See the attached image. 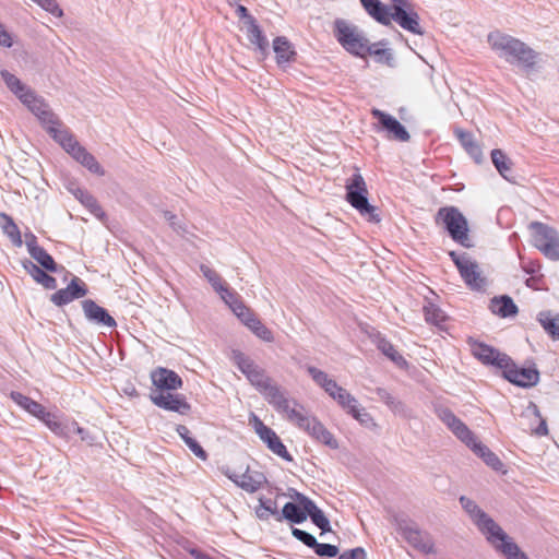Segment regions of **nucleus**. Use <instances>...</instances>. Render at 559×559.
Wrapping results in <instances>:
<instances>
[{"label":"nucleus","instance_id":"nucleus-9","mask_svg":"<svg viewBox=\"0 0 559 559\" xmlns=\"http://www.w3.org/2000/svg\"><path fill=\"white\" fill-rule=\"evenodd\" d=\"M334 35L342 47L349 53L358 57L367 55L369 40L357 26L349 24L345 20H336L334 23Z\"/></svg>","mask_w":559,"mask_h":559},{"label":"nucleus","instance_id":"nucleus-2","mask_svg":"<svg viewBox=\"0 0 559 559\" xmlns=\"http://www.w3.org/2000/svg\"><path fill=\"white\" fill-rule=\"evenodd\" d=\"M460 503L496 552L506 559H530L514 539L491 516L481 510L475 501L462 496Z\"/></svg>","mask_w":559,"mask_h":559},{"label":"nucleus","instance_id":"nucleus-11","mask_svg":"<svg viewBox=\"0 0 559 559\" xmlns=\"http://www.w3.org/2000/svg\"><path fill=\"white\" fill-rule=\"evenodd\" d=\"M277 413L282 414L290 424L300 428L309 413L296 400H289L285 392L280 390L270 401Z\"/></svg>","mask_w":559,"mask_h":559},{"label":"nucleus","instance_id":"nucleus-14","mask_svg":"<svg viewBox=\"0 0 559 559\" xmlns=\"http://www.w3.org/2000/svg\"><path fill=\"white\" fill-rule=\"evenodd\" d=\"M223 473L236 486L249 493L257 492L267 483L263 473L259 471H251L249 467H247L243 473H237L229 468L224 469Z\"/></svg>","mask_w":559,"mask_h":559},{"label":"nucleus","instance_id":"nucleus-54","mask_svg":"<svg viewBox=\"0 0 559 559\" xmlns=\"http://www.w3.org/2000/svg\"><path fill=\"white\" fill-rule=\"evenodd\" d=\"M45 11L51 13L55 16H61L63 14L62 10L58 5L56 0H33Z\"/></svg>","mask_w":559,"mask_h":559},{"label":"nucleus","instance_id":"nucleus-31","mask_svg":"<svg viewBox=\"0 0 559 559\" xmlns=\"http://www.w3.org/2000/svg\"><path fill=\"white\" fill-rule=\"evenodd\" d=\"M307 513L305 507L300 503L287 502L282 509V514L277 516V521L285 519L292 523L300 524L307 520Z\"/></svg>","mask_w":559,"mask_h":559},{"label":"nucleus","instance_id":"nucleus-43","mask_svg":"<svg viewBox=\"0 0 559 559\" xmlns=\"http://www.w3.org/2000/svg\"><path fill=\"white\" fill-rule=\"evenodd\" d=\"M455 134L467 153L478 162L479 157L481 156V151L479 146L473 141L472 134L463 130H456Z\"/></svg>","mask_w":559,"mask_h":559},{"label":"nucleus","instance_id":"nucleus-50","mask_svg":"<svg viewBox=\"0 0 559 559\" xmlns=\"http://www.w3.org/2000/svg\"><path fill=\"white\" fill-rule=\"evenodd\" d=\"M163 215L164 218L169 223L174 231H176L179 236H185L188 233L187 224L183 221L179 219L174 213L165 211Z\"/></svg>","mask_w":559,"mask_h":559},{"label":"nucleus","instance_id":"nucleus-33","mask_svg":"<svg viewBox=\"0 0 559 559\" xmlns=\"http://www.w3.org/2000/svg\"><path fill=\"white\" fill-rule=\"evenodd\" d=\"M491 160L499 174L508 181H513L512 178V162L499 148L491 151Z\"/></svg>","mask_w":559,"mask_h":559},{"label":"nucleus","instance_id":"nucleus-21","mask_svg":"<svg viewBox=\"0 0 559 559\" xmlns=\"http://www.w3.org/2000/svg\"><path fill=\"white\" fill-rule=\"evenodd\" d=\"M457 270L469 288L480 290L485 287L486 282L480 275L479 266L476 261L469 258L468 260L457 262Z\"/></svg>","mask_w":559,"mask_h":559},{"label":"nucleus","instance_id":"nucleus-40","mask_svg":"<svg viewBox=\"0 0 559 559\" xmlns=\"http://www.w3.org/2000/svg\"><path fill=\"white\" fill-rule=\"evenodd\" d=\"M176 431L185 441L186 445L193 452L195 456L201 460H206L207 454L195 439L190 436V430L183 425H178Z\"/></svg>","mask_w":559,"mask_h":559},{"label":"nucleus","instance_id":"nucleus-1","mask_svg":"<svg viewBox=\"0 0 559 559\" xmlns=\"http://www.w3.org/2000/svg\"><path fill=\"white\" fill-rule=\"evenodd\" d=\"M21 102L39 119L44 128L62 148L91 173L104 176L105 171L96 158L82 146L75 136L51 111L48 104L34 91L22 96Z\"/></svg>","mask_w":559,"mask_h":559},{"label":"nucleus","instance_id":"nucleus-22","mask_svg":"<svg viewBox=\"0 0 559 559\" xmlns=\"http://www.w3.org/2000/svg\"><path fill=\"white\" fill-rule=\"evenodd\" d=\"M82 309L85 318L94 324L107 328H114L117 325L115 319L108 313V311L105 308L98 306L92 299L83 300Z\"/></svg>","mask_w":559,"mask_h":559},{"label":"nucleus","instance_id":"nucleus-18","mask_svg":"<svg viewBox=\"0 0 559 559\" xmlns=\"http://www.w3.org/2000/svg\"><path fill=\"white\" fill-rule=\"evenodd\" d=\"M307 432L314 440L330 447L331 449H336L338 443L333 435L323 426V424L313 415L307 417L302 426L299 428Z\"/></svg>","mask_w":559,"mask_h":559},{"label":"nucleus","instance_id":"nucleus-3","mask_svg":"<svg viewBox=\"0 0 559 559\" xmlns=\"http://www.w3.org/2000/svg\"><path fill=\"white\" fill-rule=\"evenodd\" d=\"M488 43L500 58L520 67L527 75L538 70L539 53L519 38L496 31L489 33Z\"/></svg>","mask_w":559,"mask_h":559},{"label":"nucleus","instance_id":"nucleus-64","mask_svg":"<svg viewBox=\"0 0 559 559\" xmlns=\"http://www.w3.org/2000/svg\"><path fill=\"white\" fill-rule=\"evenodd\" d=\"M40 406H41L40 403L32 400V402L28 404V407H27L26 412L28 414H31L32 416H34L36 413H38Z\"/></svg>","mask_w":559,"mask_h":559},{"label":"nucleus","instance_id":"nucleus-44","mask_svg":"<svg viewBox=\"0 0 559 559\" xmlns=\"http://www.w3.org/2000/svg\"><path fill=\"white\" fill-rule=\"evenodd\" d=\"M32 258L36 261V264L50 273H56L59 271V266L53 260V258L44 249L37 250Z\"/></svg>","mask_w":559,"mask_h":559},{"label":"nucleus","instance_id":"nucleus-49","mask_svg":"<svg viewBox=\"0 0 559 559\" xmlns=\"http://www.w3.org/2000/svg\"><path fill=\"white\" fill-rule=\"evenodd\" d=\"M249 330L259 338H261L264 342H273L274 336L272 331L266 328L259 319L252 322V325H250Z\"/></svg>","mask_w":559,"mask_h":559},{"label":"nucleus","instance_id":"nucleus-7","mask_svg":"<svg viewBox=\"0 0 559 559\" xmlns=\"http://www.w3.org/2000/svg\"><path fill=\"white\" fill-rule=\"evenodd\" d=\"M345 188L346 201L369 222L379 223L377 207L369 203L366 181L358 171L347 179Z\"/></svg>","mask_w":559,"mask_h":559},{"label":"nucleus","instance_id":"nucleus-48","mask_svg":"<svg viewBox=\"0 0 559 559\" xmlns=\"http://www.w3.org/2000/svg\"><path fill=\"white\" fill-rule=\"evenodd\" d=\"M200 270L216 293H219L224 288L226 284L223 282L222 277L216 273V271L205 264H202Z\"/></svg>","mask_w":559,"mask_h":559},{"label":"nucleus","instance_id":"nucleus-41","mask_svg":"<svg viewBox=\"0 0 559 559\" xmlns=\"http://www.w3.org/2000/svg\"><path fill=\"white\" fill-rule=\"evenodd\" d=\"M55 435L61 438H70L71 436V426L70 421H62L59 417L52 413L50 418L44 423Z\"/></svg>","mask_w":559,"mask_h":559},{"label":"nucleus","instance_id":"nucleus-23","mask_svg":"<svg viewBox=\"0 0 559 559\" xmlns=\"http://www.w3.org/2000/svg\"><path fill=\"white\" fill-rule=\"evenodd\" d=\"M521 418L527 420L526 430H530L532 433L537 436L548 435L546 420L542 417L539 408L534 402L530 401L527 403L521 414Z\"/></svg>","mask_w":559,"mask_h":559},{"label":"nucleus","instance_id":"nucleus-38","mask_svg":"<svg viewBox=\"0 0 559 559\" xmlns=\"http://www.w3.org/2000/svg\"><path fill=\"white\" fill-rule=\"evenodd\" d=\"M74 195L76 199L80 200V202L90 210V212L96 216L97 218L102 219L105 216V212L103 211L102 206L97 202V200L88 193L86 190L78 189L74 192Z\"/></svg>","mask_w":559,"mask_h":559},{"label":"nucleus","instance_id":"nucleus-52","mask_svg":"<svg viewBox=\"0 0 559 559\" xmlns=\"http://www.w3.org/2000/svg\"><path fill=\"white\" fill-rule=\"evenodd\" d=\"M313 550L319 557H323V558L324 557H326V558L335 557L338 554V548L336 546L331 545V544H321L318 542L313 546Z\"/></svg>","mask_w":559,"mask_h":559},{"label":"nucleus","instance_id":"nucleus-56","mask_svg":"<svg viewBox=\"0 0 559 559\" xmlns=\"http://www.w3.org/2000/svg\"><path fill=\"white\" fill-rule=\"evenodd\" d=\"M10 397L12 399V401L14 403H16L21 408H23L24 411L27 409L28 407V404L32 402V399L20 393V392H16V391H12L10 393Z\"/></svg>","mask_w":559,"mask_h":559},{"label":"nucleus","instance_id":"nucleus-27","mask_svg":"<svg viewBox=\"0 0 559 559\" xmlns=\"http://www.w3.org/2000/svg\"><path fill=\"white\" fill-rule=\"evenodd\" d=\"M22 266L26 271L27 274L39 285H41L45 289H56L57 288V280L48 274V272L44 269H40L35 262L32 260L25 259L22 261Z\"/></svg>","mask_w":559,"mask_h":559},{"label":"nucleus","instance_id":"nucleus-36","mask_svg":"<svg viewBox=\"0 0 559 559\" xmlns=\"http://www.w3.org/2000/svg\"><path fill=\"white\" fill-rule=\"evenodd\" d=\"M307 371L316 384L322 388L326 394H330L333 389H336V381L331 379L326 372L313 366H308Z\"/></svg>","mask_w":559,"mask_h":559},{"label":"nucleus","instance_id":"nucleus-47","mask_svg":"<svg viewBox=\"0 0 559 559\" xmlns=\"http://www.w3.org/2000/svg\"><path fill=\"white\" fill-rule=\"evenodd\" d=\"M424 314L425 320L435 325H440L445 319L443 311L433 304L424 307Z\"/></svg>","mask_w":559,"mask_h":559},{"label":"nucleus","instance_id":"nucleus-53","mask_svg":"<svg viewBox=\"0 0 559 559\" xmlns=\"http://www.w3.org/2000/svg\"><path fill=\"white\" fill-rule=\"evenodd\" d=\"M292 534L296 539H298L299 542H301L309 548H313V546L317 543V539L312 534H310L306 531H302L300 528L293 527Z\"/></svg>","mask_w":559,"mask_h":559},{"label":"nucleus","instance_id":"nucleus-60","mask_svg":"<svg viewBox=\"0 0 559 559\" xmlns=\"http://www.w3.org/2000/svg\"><path fill=\"white\" fill-rule=\"evenodd\" d=\"M238 319L249 329L250 325H252V322L255 321L258 318L251 311V309H248L241 316H239Z\"/></svg>","mask_w":559,"mask_h":559},{"label":"nucleus","instance_id":"nucleus-15","mask_svg":"<svg viewBox=\"0 0 559 559\" xmlns=\"http://www.w3.org/2000/svg\"><path fill=\"white\" fill-rule=\"evenodd\" d=\"M502 370L508 381L522 388L534 386L539 381V371L534 366L520 368L510 357Z\"/></svg>","mask_w":559,"mask_h":559},{"label":"nucleus","instance_id":"nucleus-10","mask_svg":"<svg viewBox=\"0 0 559 559\" xmlns=\"http://www.w3.org/2000/svg\"><path fill=\"white\" fill-rule=\"evenodd\" d=\"M533 243L547 259L559 261V233L554 227L540 222H532Z\"/></svg>","mask_w":559,"mask_h":559},{"label":"nucleus","instance_id":"nucleus-46","mask_svg":"<svg viewBox=\"0 0 559 559\" xmlns=\"http://www.w3.org/2000/svg\"><path fill=\"white\" fill-rule=\"evenodd\" d=\"M367 55L373 56L380 63L392 66L393 55L390 49L379 48L377 44H369Z\"/></svg>","mask_w":559,"mask_h":559},{"label":"nucleus","instance_id":"nucleus-39","mask_svg":"<svg viewBox=\"0 0 559 559\" xmlns=\"http://www.w3.org/2000/svg\"><path fill=\"white\" fill-rule=\"evenodd\" d=\"M2 80L4 81L8 88L21 100L22 96L27 94L31 88L21 82L14 74L8 70L0 72Z\"/></svg>","mask_w":559,"mask_h":559},{"label":"nucleus","instance_id":"nucleus-20","mask_svg":"<svg viewBox=\"0 0 559 559\" xmlns=\"http://www.w3.org/2000/svg\"><path fill=\"white\" fill-rule=\"evenodd\" d=\"M371 115L376 118L384 130H386L390 136L401 142H407L409 140V133L405 127L393 116L380 110L372 109Z\"/></svg>","mask_w":559,"mask_h":559},{"label":"nucleus","instance_id":"nucleus-42","mask_svg":"<svg viewBox=\"0 0 559 559\" xmlns=\"http://www.w3.org/2000/svg\"><path fill=\"white\" fill-rule=\"evenodd\" d=\"M377 395L392 412L395 414L405 415V405L400 400L395 399L389 391L382 388H378Z\"/></svg>","mask_w":559,"mask_h":559},{"label":"nucleus","instance_id":"nucleus-19","mask_svg":"<svg viewBox=\"0 0 559 559\" xmlns=\"http://www.w3.org/2000/svg\"><path fill=\"white\" fill-rule=\"evenodd\" d=\"M87 294L85 284L76 276H74L66 288L59 289L50 296V300L56 306H64L84 297Z\"/></svg>","mask_w":559,"mask_h":559},{"label":"nucleus","instance_id":"nucleus-6","mask_svg":"<svg viewBox=\"0 0 559 559\" xmlns=\"http://www.w3.org/2000/svg\"><path fill=\"white\" fill-rule=\"evenodd\" d=\"M392 523L406 543L415 550L424 555L437 552L435 540L430 533L421 530L413 520L404 514H394Z\"/></svg>","mask_w":559,"mask_h":559},{"label":"nucleus","instance_id":"nucleus-61","mask_svg":"<svg viewBox=\"0 0 559 559\" xmlns=\"http://www.w3.org/2000/svg\"><path fill=\"white\" fill-rule=\"evenodd\" d=\"M230 309L235 313V316L238 318L249 308L239 299Z\"/></svg>","mask_w":559,"mask_h":559},{"label":"nucleus","instance_id":"nucleus-62","mask_svg":"<svg viewBox=\"0 0 559 559\" xmlns=\"http://www.w3.org/2000/svg\"><path fill=\"white\" fill-rule=\"evenodd\" d=\"M52 413L50 412H47L46 408L41 405L38 413H36L34 415V417L38 418L39 420H41L43 423H45L47 420V418H50V415Z\"/></svg>","mask_w":559,"mask_h":559},{"label":"nucleus","instance_id":"nucleus-63","mask_svg":"<svg viewBox=\"0 0 559 559\" xmlns=\"http://www.w3.org/2000/svg\"><path fill=\"white\" fill-rule=\"evenodd\" d=\"M350 557H355V559H365L366 558V551L361 547H357L354 549L348 550Z\"/></svg>","mask_w":559,"mask_h":559},{"label":"nucleus","instance_id":"nucleus-12","mask_svg":"<svg viewBox=\"0 0 559 559\" xmlns=\"http://www.w3.org/2000/svg\"><path fill=\"white\" fill-rule=\"evenodd\" d=\"M255 433L259 438L267 445V448L277 456L282 457L287 462H292L293 457L287 451L286 447L276 435V432L270 427L265 426L263 421L255 415H252L250 419Z\"/></svg>","mask_w":559,"mask_h":559},{"label":"nucleus","instance_id":"nucleus-30","mask_svg":"<svg viewBox=\"0 0 559 559\" xmlns=\"http://www.w3.org/2000/svg\"><path fill=\"white\" fill-rule=\"evenodd\" d=\"M273 50L280 66L290 62L296 55L290 41L285 36H278L273 40Z\"/></svg>","mask_w":559,"mask_h":559},{"label":"nucleus","instance_id":"nucleus-51","mask_svg":"<svg viewBox=\"0 0 559 559\" xmlns=\"http://www.w3.org/2000/svg\"><path fill=\"white\" fill-rule=\"evenodd\" d=\"M347 414L352 415L361 425L368 427L373 424L372 417L364 407H359L358 403Z\"/></svg>","mask_w":559,"mask_h":559},{"label":"nucleus","instance_id":"nucleus-59","mask_svg":"<svg viewBox=\"0 0 559 559\" xmlns=\"http://www.w3.org/2000/svg\"><path fill=\"white\" fill-rule=\"evenodd\" d=\"M12 44L13 43H12L11 35L7 32L4 26L0 23V46L10 48L12 46Z\"/></svg>","mask_w":559,"mask_h":559},{"label":"nucleus","instance_id":"nucleus-58","mask_svg":"<svg viewBox=\"0 0 559 559\" xmlns=\"http://www.w3.org/2000/svg\"><path fill=\"white\" fill-rule=\"evenodd\" d=\"M71 426V433H78L81 437L82 441L92 442L93 438H91L88 431H86L84 428L80 427L76 421L72 420L70 421Z\"/></svg>","mask_w":559,"mask_h":559},{"label":"nucleus","instance_id":"nucleus-24","mask_svg":"<svg viewBox=\"0 0 559 559\" xmlns=\"http://www.w3.org/2000/svg\"><path fill=\"white\" fill-rule=\"evenodd\" d=\"M151 379L158 391L169 392L182 386L181 378L173 370L159 367L152 371Z\"/></svg>","mask_w":559,"mask_h":559},{"label":"nucleus","instance_id":"nucleus-35","mask_svg":"<svg viewBox=\"0 0 559 559\" xmlns=\"http://www.w3.org/2000/svg\"><path fill=\"white\" fill-rule=\"evenodd\" d=\"M259 504L254 509L257 518L261 521H267L271 515L276 518L280 515L277 511V503L274 499L260 497Z\"/></svg>","mask_w":559,"mask_h":559},{"label":"nucleus","instance_id":"nucleus-55","mask_svg":"<svg viewBox=\"0 0 559 559\" xmlns=\"http://www.w3.org/2000/svg\"><path fill=\"white\" fill-rule=\"evenodd\" d=\"M218 294L229 308H231L240 299L238 294L230 290L227 285H225Z\"/></svg>","mask_w":559,"mask_h":559},{"label":"nucleus","instance_id":"nucleus-8","mask_svg":"<svg viewBox=\"0 0 559 559\" xmlns=\"http://www.w3.org/2000/svg\"><path fill=\"white\" fill-rule=\"evenodd\" d=\"M437 225H443L450 237L463 247L469 248L468 223L455 206L440 207L435 217Z\"/></svg>","mask_w":559,"mask_h":559},{"label":"nucleus","instance_id":"nucleus-4","mask_svg":"<svg viewBox=\"0 0 559 559\" xmlns=\"http://www.w3.org/2000/svg\"><path fill=\"white\" fill-rule=\"evenodd\" d=\"M438 418L451 430V432L476 455L495 471H501L503 463L485 444L479 442L474 432L449 408H440L437 412Z\"/></svg>","mask_w":559,"mask_h":559},{"label":"nucleus","instance_id":"nucleus-45","mask_svg":"<svg viewBox=\"0 0 559 559\" xmlns=\"http://www.w3.org/2000/svg\"><path fill=\"white\" fill-rule=\"evenodd\" d=\"M377 347L395 364L401 365L405 362V359L397 353L394 346L380 335L377 337Z\"/></svg>","mask_w":559,"mask_h":559},{"label":"nucleus","instance_id":"nucleus-29","mask_svg":"<svg viewBox=\"0 0 559 559\" xmlns=\"http://www.w3.org/2000/svg\"><path fill=\"white\" fill-rule=\"evenodd\" d=\"M489 308L492 313L501 318H508L518 313L516 305L513 299L507 295L493 297L490 300Z\"/></svg>","mask_w":559,"mask_h":559},{"label":"nucleus","instance_id":"nucleus-32","mask_svg":"<svg viewBox=\"0 0 559 559\" xmlns=\"http://www.w3.org/2000/svg\"><path fill=\"white\" fill-rule=\"evenodd\" d=\"M537 320L552 340H559V313H552L549 310L542 311L538 313Z\"/></svg>","mask_w":559,"mask_h":559},{"label":"nucleus","instance_id":"nucleus-57","mask_svg":"<svg viewBox=\"0 0 559 559\" xmlns=\"http://www.w3.org/2000/svg\"><path fill=\"white\" fill-rule=\"evenodd\" d=\"M25 245L31 257L43 248L38 245L36 236L32 233L25 235Z\"/></svg>","mask_w":559,"mask_h":559},{"label":"nucleus","instance_id":"nucleus-26","mask_svg":"<svg viewBox=\"0 0 559 559\" xmlns=\"http://www.w3.org/2000/svg\"><path fill=\"white\" fill-rule=\"evenodd\" d=\"M246 24V34L248 40L255 46L257 50L265 58L269 53V40L258 25L254 17H248Z\"/></svg>","mask_w":559,"mask_h":559},{"label":"nucleus","instance_id":"nucleus-16","mask_svg":"<svg viewBox=\"0 0 559 559\" xmlns=\"http://www.w3.org/2000/svg\"><path fill=\"white\" fill-rule=\"evenodd\" d=\"M151 400L156 406L181 415L187 414L191 408L186 397L181 394L157 391L151 394Z\"/></svg>","mask_w":559,"mask_h":559},{"label":"nucleus","instance_id":"nucleus-25","mask_svg":"<svg viewBox=\"0 0 559 559\" xmlns=\"http://www.w3.org/2000/svg\"><path fill=\"white\" fill-rule=\"evenodd\" d=\"M298 501L305 507L307 518L309 516L312 523L321 530V533L331 532V525L329 519L325 516L323 511L308 497L298 493Z\"/></svg>","mask_w":559,"mask_h":559},{"label":"nucleus","instance_id":"nucleus-28","mask_svg":"<svg viewBox=\"0 0 559 559\" xmlns=\"http://www.w3.org/2000/svg\"><path fill=\"white\" fill-rule=\"evenodd\" d=\"M366 12L382 25H390V7L382 4L380 0H360Z\"/></svg>","mask_w":559,"mask_h":559},{"label":"nucleus","instance_id":"nucleus-37","mask_svg":"<svg viewBox=\"0 0 559 559\" xmlns=\"http://www.w3.org/2000/svg\"><path fill=\"white\" fill-rule=\"evenodd\" d=\"M329 396L336 401L337 404L346 411V413H348L358 403L355 396L338 384H336V389H333L330 392Z\"/></svg>","mask_w":559,"mask_h":559},{"label":"nucleus","instance_id":"nucleus-34","mask_svg":"<svg viewBox=\"0 0 559 559\" xmlns=\"http://www.w3.org/2000/svg\"><path fill=\"white\" fill-rule=\"evenodd\" d=\"M0 227L3 230V233L10 238L14 246L21 247L23 245L21 231L16 224L13 222L11 216L1 213Z\"/></svg>","mask_w":559,"mask_h":559},{"label":"nucleus","instance_id":"nucleus-13","mask_svg":"<svg viewBox=\"0 0 559 559\" xmlns=\"http://www.w3.org/2000/svg\"><path fill=\"white\" fill-rule=\"evenodd\" d=\"M389 16L390 22H396L403 29L416 35L424 34L419 24V15L414 11L408 1L406 3L400 2L397 5H392Z\"/></svg>","mask_w":559,"mask_h":559},{"label":"nucleus","instance_id":"nucleus-17","mask_svg":"<svg viewBox=\"0 0 559 559\" xmlns=\"http://www.w3.org/2000/svg\"><path fill=\"white\" fill-rule=\"evenodd\" d=\"M471 350L472 354L483 364L492 365L500 369H502L503 366H507V361L509 360L508 355L502 354L496 348L480 342H471Z\"/></svg>","mask_w":559,"mask_h":559},{"label":"nucleus","instance_id":"nucleus-5","mask_svg":"<svg viewBox=\"0 0 559 559\" xmlns=\"http://www.w3.org/2000/svg\"><path fill=\"white\" fill-rule=\"evenodd\" d=\"M231 360L267 402L281 390V388L266 374L265 370L259 367L243 353L233 350Z\"/></svg>","mask_w":559,"mask_h":559}]
</instances>
